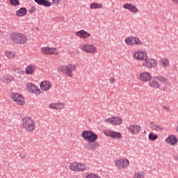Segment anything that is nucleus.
Wrapping results in <instances>:
<instances>
[{"label":"nucleus","mask_w":178,"mask_h":178,"mask_svg":"<svg viewBox=\"0 0 178 178\" xmlns=\"http://www.w3.org/2000/svg\"><path fill=\"white\" fill-rule=\"evenodd\" d=\"M21 122L23 129L28 133H33L37 127L35 122L30 117H24Z\"/></svg>","instance_id":"nucleus-1"},{"label":"nucleus","mask_w":178,"mask_h":178,"mask_svg":"<svg viewBox=\"0 0 178 178\" xmlns=\"http://www.w3.org/2000/svg\"><path fill=\"white\" fill-rule=\"evenodd\" d=\"M10 38L14 44H19L20 45L27 44V36L23 33L14 32L11 33Z\"/></svg>","instance_id":"nucleus-2"},{"label":"nucleus","mask_w":178,"mask_h":178,"mask_svg":"<svg viewBox=\"0 0 178 178\" xmlns=\"http://www.w3.org/2000/svg\"><path fill=\"white\" fill-rule=\"evenodd\" d=\"M58 70L61 72V73H64L68 77H73L72 72L76 70V66L68 64L67 65H60L58 67Z\"/></svg>","instance_id":"nucleus-3"},{"label":"nucleus","mask_w":178,"mask_h":178,"mask_svg":"<svg viewBox=\"0 0 178 178\" xmlns=\"http://www.w3.org/2000/svg\"><path fill=\"white\" fill-rule=\"evenodd\" d=\"M82 137L88 143H95L98 140V135L92 132V131H83Z\"/></svg>","instance_id":"nucleus-4"},{"label":"nucleus","mask_w":178,"mask_h":178,"mask_svg":"<svg viewBox=\"0 0 178 178\" xmlns=\"http://www.w3.org/2000/svg\"><path fill=\"white\" fill-rule=\"evenodd\" d=\"M125 44L127 45H144V42L140 40L138 37L129 36L125 39Z\"/></svg>","instance_id":"nucleus-5"},{"label":"nucleus","mask_w":178,"mask_h":178,"mask_svg":"<svg viewBox=\"0 0 178 178\" xmlns=\"http://www.w3.org/2000/svg\"><path fill=\"white\" fill-rule=\"evenodd\" d=\"M81 49L86 54H95V52H97V47L94 46L93 44H90L87 43L82 44Z\"/></svg>","instance_id":"nucleus-6"},{"label":"nucleus","mask_w":178,"mask_h":178,"mask_svg":"<svg viewBox=\"0 0 178 178\" xmlns=\"http://www.w3.org/2000/svg\"><path fill=\"white\" fill-rule=\"evenodd\" d=\"M143 67L147 69H152V67H156L158 66V61L154 58H146L145 62L143 63Z\"/></svg>","instance_id":"nucleus-7"},{"label":"nucleus","mask_w":178,"mask_h":178,"mask_svg":"<svg viewBox=\"0 0 178 178\" xmlns=\"http://www.w3.org/2000/svg\"><path fill=\"white\" fill-rule=\"evenodd\" d=\"M105 123H109L113 126H118L119 124H122V118L114 116L104 120Z\"/></svg>","instance_id":"nucleus-8"},{"label":"nucleus","mask_w":178,"mask_h":178,"mask_svg":"<svg viewBox=\"0 0 178 178\" xmlns=\"http://www.w3.org/2000/svg\"><path fill=\"white\" fill-rule=\"evenodd\" d=\"M11 98L15 101V102H16V104H17V105H24V104H26L23 95L19 93H13Z\"/></svg>","instance_id":"nucleus-9"},{"label":"nucleus","mask_w":178,"mask_h":178,"mask_svg":"<svg viewBox=\"0 0 178 178\" xmlns=\"http://www.w3.org/2000/svg\"><path fill=\"white\" fill-rule=\"evenodd\" d=\"M115 165L118 169H124V168H127V166L130 165V162L129 161V159H126L115 160Z\"/></svg>","instance_id":"nucleus-10"},{"label":"nucleus","mask_w":178,"mask_h":178,"mask_svg":"<svg viewBox=\"0 0 178 178\" xmlns=\"http://www.w3.org/2000/svg\"><path fill=\"white\" fill-rule=\"evenodd\" d=\"M41 52L44 55H59V51L55 47H42Z\"/></svg>","instance_id":"nucleus-11"},{"label":"nucleus","mask_w":178,"mask_h":178,"mask_svg":"<svg viewBox=\"0 0 178 178\" xmlns=\"http://www.w3.org/2000/svg\"><path fill=\"white\" fill-rule=\"evenodd\" d=\"M148 57V55L145 51H137L135 53H134V58L136 60H145Z\"/></svg>","instance_id":"nucleus-12"},{"label":"nucleus","mask_w":178,"mask_h":178,"mask_svg":"<svg viewBox=\"0 0 178 178\" xmlns=\"http://www.w3.org/2000/svg\"><path fill=\"white\" fill-rule=\"evenodd\" d=\"M127 129H128L129 133H131V134L136 135V134H138V133L141 131V130L143 129V127L137 124H131L128 126Z\"/></svg>","instance_id":"nucleus-13"},{"label":"nucleus","mask_w":178,"mask_h":178,"mask_svg":"<svg viewBox=\"0 0 178 178\" xmlns=\"http://www.w3.org/2000/svg\"><path fill=\"white\" fill-rule=\"evenodd\" d=\"M152 79V75L151 73L147 72H141L139 75V80L143 83H147V81H151Z\"/></svg>","instance_id":"nucleus-14"},{"label":"nucleus","mask_w":178,"mask_h":178,"mask_svg":"<svg viewBox=\"0 0 178 178\" xmlns=\"http://www.w3.org/2000/svg\"><path fill=\"white\" fill-rule=\"evenodd\" d=\"M26 88L29 91V92H33L36 95H40V94H41V90H40V89H38L37 86H35L33 83H27Z\"/></svg>","instance_id":"nucleus-15"},{"label":"nucleus","mask_w":178,"mask_h":178,"mask_svg":"<svg viewBox=\"0 0 178 178\" xmlns=\"http://www.w3.org/2000/svg\"><path fill=\"white\" fill-rule=\"evenodd\" d=\"M104 134L107 137H111L112 138H122V134L120 132H115L113 131H103Z\"/></svg>","instance_id":"nucleus-16"},{"label":"nucleus","mask_w":178,"mask_h":178,"mask_svg":"<svg viewBox=\"0 0 178 178\" xmlns=\"http://www.w3.org/2000/svg\"><path fill=\"white\" fill-rule=\"evenodd\" d=\"M123 8L129 10L131 13H137L138 12V8L133 3H126L123 5Z\"/></svg>","instance_id":"nucleus-17"},{"label":"nucleus","mask_w":178,"mask_h":178,"mask_svg":"<svg viewBox=\"0 0 178 178\" xmlns=\"http://www.w3.org/2000/svg\"><path fill=\"white\" fill-rule=\"evenodd\" d=\"M75 35H76V37H79V38H83V40L88 38V37L91 35V34H90L88 32L83 29L75 32Z\"/></svg>","instance_id":"nucleus-18"},{"label":"nucleus","mask_w":178,"mask_h":178,"mask_svg":"<svg viewBox=\"0 0 178 178\" xmlns=\"http://www.w3.org/2000/svg\"><path fill=\"white\" fill-rule=\"evenodd\" d=\"M165 141L170 144V145H176V144H177L178 140L176 136L170 135L168 138H165Z\"/></svg>","instance_id":"nucleus-19"},{"label":"nucleus","mask_w":178,"mask_h":178,"mask_svg":"<svg viewBox=\"0 0 178 178\" xmlns=\"http://www.w3.org/2000/svg\"><path fill=\"white\" fill-rule=\"evenodd\" d=\"M52 87V83L49 81H43L40 83V88L42 91H48Z\"/></svg>","instance_id":"nucleus-20"},{"label":"nucleus","mask_w":178,"mask_h":178,"mask_svg":"<svg viewBox=\"0 0 178 178\" xmlns=\"http://www.w3.org/2000/svg\"><path fill=\"white\" fill-rule=\"evenodd\" d=\"M150 129H152L154 131H156L157 133H161L163 131V128L159 124H156L155 122H150Z\"/></svg>","instance_id":"nucleus-21"},{"label":"nucleus","mask_w":178,"mask_h":178,"mask_svg":"<svg viewBox=\"0 0 178 178\" xmlns=\"http://www.w3.org/2000/svg\"><path fill=\"white\" fill-rule=\"evenodd\" d=\"M50 109H54L56 111L63 109L65 108V104L63 103H52L49 104Z\"/></svg>","instance_id":"nucleus-22"},{"label":"nucleus","mask_w":178,"mask_h":178,"mask_svg":"<svg viewBox=\"0 0 178 178\" xmlns=\"http://www.w3.org/2000/svg\"><path fill=\"white\" fill-rule=\"evenodd\" d=\"M35 69H37L35 65H29L25 70V73L26 74H33L35 72Z\"/></svg>","instance_id":"nucleus-23"},{"label":"nucleus","mask_w":178,"mask_h":178,"mask_svg":"<svg viewBox=\"0 0 178 178\" xmlns=\"http://www.w3.org/2000/svg\"><path fill=\"white\" fill-rule=\"evenodd\" d=\"M149 86L151 87V88H161V85L159 84V82L158 81L153 79L152 81L149 82Z\"/></svg>","instance_id":"nucleus-24"},{"label":"nucleus","mask_w":178,"mask_h":178,"mask_svg":"<svg viewBox=\"0 0 178 178\" xmlns=\"http://www.w3.org/2000/svg\"><path fill=\"white\" fill-rule=\"evenodd\" d=\"M16 15L19 17L26 16V15H27V9H26V8H21L19 10H17Z\"/></svg>","instance_id":"nucleus-25"},{"label":"nucleus","mask_w":178,"mask_h":178,"mask_svg":"<svg viewBox=\"0 0 178 178\" xmlns=\"http://www.w3.org/2000/svg\"><path fill=\"white\" fill-rule=\"evenodd\" d=\"M160 66L162 67H168V66H169V59L166 58L160 59Z\"/></svg>","instance_id":"nucleus-26"},{"label":"nucleus","mask_w":178,"mask_h":178,"mask_svg":"<svg viewBox=\"0 0 178 178\" xmlns=\"http://www.w3.org/2000/svg\"><path fill=\"white\" fill-rule=\"evenodd\" d=\"M98 147H99V144L97 142L88 143V149H90V151H93L96 148H98Z\"/></svg>","instance_id":"nucleus-27"},{"label":"nucleus","mask_w":178,"mask_h":178,"mask_svg":"<svg viewBox=\"0 0 178 178\" xmlns=\"http://www.w3.org/2000/svg\"><path fill=\"white\" fill-rule=\"evenodd\" d=\"M154 79L158 80L160 83H163V84H165V83L168 81V79L162 76H154Z\"/></svg>","instance_id":"nucleus-28"},{"label":"nucleus","mask_w":178,"mask_h":178,"mask_svg":"<svg viewBox=\"0 0 178 178\" xmlns=\"http://www.w3.org/2000/svg\"><path fill=\"white\" fill-rule=\"evenodd\" d=\"M90 9H102V4L98 3H92L90 6Z\"/></svg>","instance_id":"nucleus-29"},{"label":"nucleus","mask_w":178,"mask_h":178,"mask_svg":"<svg viewBox=\"0 0 178 178\" xmlns=\"http://www.w3.org/2000/svg\"><path fill=\"white\" fill-rule=\"evenodd\" d=\"M87 168V167L81 163H77V172H84V170H86V169Z\"/></svg>","instance_id":"nucleus-30"},{"label":"nucleus","mask_w":178,"mask_h":178,"mask_svg":"<svg viewBox=\"0 0 178 178\" xmlns=\"http://www.w3.org/2000/svg\"><path fill=\"white\" fill-rule=\"evenodd\" d=\"M70 169L72 172H77L79 168H77V162L71 163L70 165Z\"/></svg>","instance_id":"nucleus-31"},{"label":"nucleus","mask_w":178,"mask_h":178,"mask_svg":"<svg viewBox=\"0 0 178 178\" xmlns=\"http://www.w3.org/2000/svg\"><path fill=\"white\" fill-rule=\"evenodd\" d=\"M5 55L8 59H13V58H15V52L13 51H8L6 52Z\"/></svg>","instance_id":"nucleus-32"},{"label":"nucleus","mask_w":178,"mask_h":178,"mask_svg":"<svg viewBox=\"0 0 178 178\" xmlns=\"http://www.w3.org/2000/svg\"><path fill=\"white\" fill-rule=\"evenodd\" d=\"M158 138V135H155L152 133H150L149 134V140H150V141H155V140H156Z\"/></svg>","instance_id":"nucleus-33"},{"label":"nucleus","mask_w":178,"mask_h":178,"mask_svg":"<svg viewBox=\"0 0 178 178\" xmlns=\"http://www.w3.org/2000/svg\"><path fill=\"white\" fill-rule=\"evenodd\" d=\"M144 177H145V175L143 172H136L134 175V178H144Z\"/></svg>","instance_id":"nucleus-34"},{"label":"nucleus","mask_w":178,"mask_h":178,"mask_svg":"<svg viewBox=\"0 0 178 178\" xmlns=\"http://www.w3.org/2000/svg\"><path fill=\"white\" fill-rule=\"evenodd\" d=\"M10 3L13 6H17L19 5L20 1L19 0H10Z\"/></svg>","instance_id":"nucleus-35"},{"label":"nucleus","mask_w":178,"mask_h":178,"mask_svg":"<svg viewBox=\"0 0 178 178\" xmlns=\"http://www.w3.org/2000/svg\"><path fill=\"white\" fill-rule=\"evenodd\" d=\"M42 5H44V6H46L47 8H49V6H51V3L47 0H43Z\"/></svg>","instance_id":"nucleus-36"},{"label":"nucleus","mask_w":178,"mask_h":178,"mask_svg":"<svg viewBox=\"0 0 178 178\" xmlns=\"http://www.w3.org/2000/svg\"><path fill=\"white\" fill-rule=\"evenodd\" d=\"M37 10V9L35 8V7L32 6L29 10V13H35V11Z\"/></svg>","instance_id":"nucleus-37"},{"label":"nucleus","mask_w":178,"mask_h":178,"mask_svg":"<svg viewBox=\"0 0 178 178\" xmlns=\"http://www.w3.org/2000/svg\"><path fill=\"white\" fill-rule=\"evenodd\" d=\"M59 2H60V0H53L52 1L53 5H56V6H57V5L59 4Z\"/></svg>","instance_id":"nucleus-38"},{"label":"nucleus","mask_w":178,"mask_h":178,"mask_svg":"<svg viewBox=\"0 0 178 178\" xmlns=\"http://www.w3.org/2000/svg\"><path fill=\"white\" fill-rule=\"evenodd\" d=\"M35 2H36V3H38V5H42V2L44 0H34Z\"/></svg>","instance_id":"nucleus-39"},{"label":"nucleus","mask_w":178,"mask_h":178,"mask_svg":"<svg viewBox=\"0 0 178 178\" xmlns=\"http://www.w3.org/2000/svg\"><path fill=\"white\" fill-rule=\"evenodd\" d=\"M17 70H18L17 73L19 74H24V71H23L22 70H19V69H17Z\"/></svg>","instance_id":"nucleus-40"},{"label":"nucleus","mask_w":178,"mask_h":178,"mask_svg":"<svg viewBox=\"0 0 178 178\" xmlns=\"http://www.w3.org/2000/svg\"><path fill=\"white\" fill-rule=\"evenodd\" d=\"M115 81H116V80L115 79V78H111V79H110V83H111V84L115 83Z\"/></svg>","instance_id":"nucleus-41"},{"label":"nucleus","mask_w":178,"mask_h":178,"mask_svg":"<svg viewBox=\"0 0 178 178\" xmlns=\"http://www.w3.org/2000/svg\"><path fill=\"white\" fill-rule=\"evenodd\" d=\"M163 109H165V111H170V107L169 106H163Z\"/></svg>","instance_id":"nucleus-42"},{"label":"nucleus","mask_w":178,"mask_h":178,"mask_svg":"<svg viewBox=\"0 0 178 178\" xmlns=\"http://www.w3.org/2000/svg\"><path fill=\"white\" fill-rule=\"evenodd\" d=\"M174 158H175V159L176 161H178V155H175V156H174Z\"/></svg>","instance_id":"nucleus-43"},{"label":"nucleus","mask_w":178,"mask_h":178,"mask_svg":"<svg viewBox=\"0 0 178 178\" xmlns=\"http://www.w3.org/2000/svg\"><path fill=\"white\" fill-rule=\"evenodd\" d=\"M21 158H22V159H24V158H26V156L24 155H21Z\"/></svg>","instance_id":"nucleus-44"},{"label":"nucleus","mask_w":178,"mask_h":178,"mask_svg":"<svg viewBox=\"0 0 178 178\" xmlns=\"http://www.w3.org/2000/svg\"><path fill=\"white\" fill-rule=\"evenodd\" d=\"M0 67H1V65H0Z\"/></svg>","instance_id":"nucleus-45"}]
</instances>
